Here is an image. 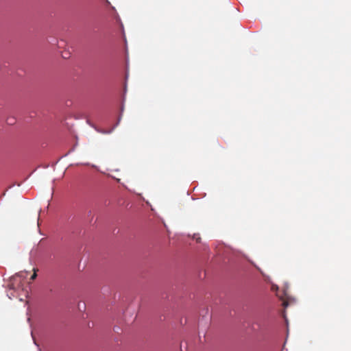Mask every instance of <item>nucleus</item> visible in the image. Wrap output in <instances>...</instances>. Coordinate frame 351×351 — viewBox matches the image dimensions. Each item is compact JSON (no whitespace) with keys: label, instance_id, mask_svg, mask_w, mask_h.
<instances>
[{"label":"nucleus","instance_id":"f257e3e1","mask_svg":"<svg viewBox=\"0 0 351 351\" xmlns=\"http://www.w3.org/2000/svg\"><path fill=\"white\" fill-rule=\"evenodd\" d=\"M37 271H38V269L34 268V274L32 275V276L30 278V279L32 280H35L36 278V277H37V274H36Z\"/></svg>","mask_w":351,"mask_h":351},{"label":"nucleus","instance_id":"39448f33","mask_svg":"<svg viewBox=\"0 0 351 351\" xmlns=\"http://www.w3.org/2000/svg\"><path fill=\"white\" fill-rule=\"evenodd\" d=\"M195 239H196L197 242H199L200 237H195Z\"/></svg>","mask_w":351,"mask_h":351},{"label":"nucleus","instance_id":"20e7f679","mask_svg":"<svg viewBox=\"0 0 351 351\" xmlns=\"http://www.w3.org/2000/svg\"><path fill=\"white\" fill-rule=\"evenodd\" d=\"M8 123L10 125L13 124L14 123V121H12V120H10V121H8Z\"/></svg>","mask_w":351,"mask_h":351},{"label":"nucleus","instance_id":"f03ea898","mask_svg":"<svg viewBox=\"0 0 351 351\" xmlns=\"http://www.w3.org/2000/svg\"><path fill=\"white\" fill-rule=\"evenodd\" d=\"M25 276H26L25 273L21 272V273L18 274L14 277V279H16L17 277H20V278H25Z\"/></svg>","mask_w":351,"mask_h":351},{"label":"nucleus","instance_id":"7ed1b4c3","mask_svg":"<svg viewBox=\"0 0 351 351\" xmlns=\"http://www.w3.org/2000/svg\"><path fill=\"white\" fill-rule=\"evenodd\" d=\"M283 304V306H284L285 307H286V306L288 305V302L285 301V302H283V304Z\"/></svg>","mask_w":351,"mask_h":351}]
</instances>
